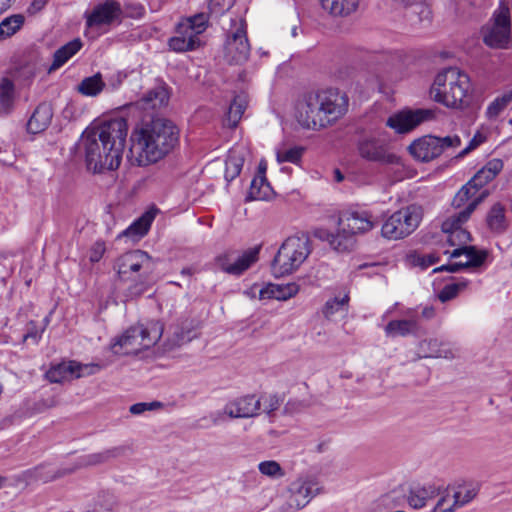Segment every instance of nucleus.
<instances>
[{
  "label": "nucleus",
  "mask_w": 512,
  "mask_h": 512,
  "mask_svg": "<svg viewBox=\"0 0 512 512\" xmlns=\"http://www.w3.org/2000/svg\"><path fill=\"white\" fill-rule=\"evenodd\" d=\"M25 18L22 14H14L3 19L0 23V40L11 37L23 26Z\"/></svg>",
  "instance_id": "41"
},
{
  "label": "nucleus",
  "mask_w": 512,
  "mask_h": 512,
  "mask_svg": "<svg viewBox=\"0 0 512 512\" xmlns=\"http://www.w3.org/2000/svg\"><path fill=\"white\" fill-rule=\"evenodd\" d=\"M161 407V403L159 402H150V403H136L130 406L129 411L133 415H140L144 413L145 411H150L155 408Z\"/></svg>",
  "instance_id": "58"
},
{
  "label": "nucleus",
  "mask_w": 512,
  "mask_h": 512,
  "mask_svg": "<svg viewBox=\"0 0 512 512\" xmlns=\"http://www.w3.org/2000/svg\"><path fill=\"white\" fill-rule=\"evenodd\" d=\"M200 44L190 32L182 31V25L177 27V35L169 40V47L176 52H185L195 49Z\"/></svg>",
  "instance_id": "30"
},
{
  "label": "nucleus",
  "mask_w": 512,
  "mask_h": 512,
  "mask_svg": "<svg viewBox=\"0 0 512 512\" xmlns=\"http://www.w3.org/2000/svg\"><path fill=\"white\" fill-rule=\"evenodd\" d=\"M246 107L247 98L245 95H237L233 99L227 113V121L229 126L235 127L238 124Z\"/></svg>",
  "instance_id": "43"
},
{
  "label": "nucleus",
  "mask_w": 512,
  "mask_h": 512,
  "mask_svg": "<svg viewBox=\"0 0 512 512\" xmlns=\"http://www.w3.org/2000/svg\"><path fill=\"white\" fill-rule=\"evenodd\" d=\"M276 300L286 301L299 292V285L291 282L287 284H275Z\"/></svg>",
  "instance_id": "51"
},
{
  "label": "nucleus",
  "mask_w": 512,
  "mask_h": 512,
  "mask_svg": "<svg viewBox=\"0 0 512 512\" xmlns=\"http://www.w3.org/2000/svg\"><path fill=\"white\" fill-rule=\"evenodd\" d=\"M163 331L164 325L157 320L138 324L115 337L110 343L109 349L113 354L119 356L137 354L153 347L161 339Z\"/></svg>",
  "instance_id": "5"
},
{
  "label": "nucleus",
  "mask_w": 512,
  "mask_h": 512,
  "mask_svg": "<svg viewBox=\"0 0 512 512\" xmlns=\"http://www.w3.org/2000/svg\"><path fill=\"white\" fill-rule=\"evenodd\" d=\"M14 85L8 78L0 80V113L6 112L13 101Z\"/></svg>",
  "instance_id": "45"
},
{
  "label": "nucleus",
  "mask_w": 512,
  "mask_h": 512,
  "mask_svg": "<svg viewBox=\"0 0 512 512\" xmlns=\"http://www.w3.org/2000/svg\"><path fill=\"white\" fill-rule=\"evenodd\" d=\"M418 352L420 357L423 358L453 359L456 357L458 350L448 343L432 338L421 341Z\"/></svg>",
  "instance_id": "21"
},
{
  "label": "nucleus",
  "mask_w": 512,
  "mask_h": 512,
  "mask_svg": "<svg viewBox=\"0 0 512 512\" xmlns=\"http://www.w3.org/2000/svg\"><path fill=\"white\" fill-rule=\"evenodd\" d=\"M395 3L407 8L412 16L417 17L419 23L429 22L431 9L427 0H393Z\"/></svg>",
  "instance_id": "31"
},
{
  "label": "nucleus",
  "mask_w": 512,
  "mask_h": 512,
  "mask_svg": "<svg viewBox=\"0 0 512 512\" xmlns=\"http://www.w3.org/2000/svg\"><path fill=\"white\" fill-rule=\"evenodd\" d=\"M234 29L231 30L225 45V57L231 63H244L250 54V45L246 36V23L243 19L233 21Z\"/></svg>",
  "instance_id": "14"
},
{
  "label": "nucleus",
  "mask_w": 512,
  "mask_h": 512,
  "mask_svg": "<svg viewBox=\"0 0 512 512\" xmlns=\"http://www.w3.org/2000/svg\"><path fill=\"white\" fill-rule=\"evenodd\" d=\"M450 85V94L442 99L448 108L462 109L469 103L471 83L469 76L456 67H449L437 74V85Z\"/></svg>",
  "instance_id": "11"
},
{
  "label": "nucleus",
  "mask_w": 512,
  "mask_h": 512,
  "mask_svg": "<svg viewBox=\"0 0 512 512\" xmlns=\"http://www.w3.org/2000/svg\"><path fill=\"white\" fill-rule=\"evenodd\" d=\"M126 450L127 448L125 446H117L106 449L101 452L82 456L78 458L72 465L62 467L61 469L57 470L53 475L50 476H43L41 472L44 469V467H37L33 471L34 477L43 480L44 482H49L57 478L63 477L65 475L71 474L80 468L103 464L105 462L110 461L111 459L121 457L125 454Z\"/></svg>",
  "instance_id": "12"
},
{
  "label": "nucleus",
  "mask_w": 512,
  "mask_h": 512,
  "mask_svg": "<svg viewBox=\"0 0 512 512\" xmlns=\"http://www.w3.org/2000/svg\"><path fill=\"white\" fill-rule=\"evenodd\" d=\"M244 164V149L241 147L232 148L225 161V179L234 180L241 172Z\"/></svg>",
  "instance_id": "29"
},
{
  "label": "nucleus",
  "mask_w": 512,
  "mask_h": 512,
  "mask_svg": "<svg viewBox=\"0 0 512 512\" xmlns=\"http://www.w3.org/2000/svg\"><path fill=\"white\" fill-rule=\"evenodd\" d=\"M436 141H438L439 149L441 150V154L458 148L461 144V139L458 135H449L445 137H436Z\"/></svg>",
  "instance_id": "54"
},
{
  "label": "nucleus",
  "mask_w": 512,
  "mask_h": 512,
  "mask_svg": "<svg viewBox=\"0 0 512 512\" xmlns=\"http://www.w3.org/2000/svg\"><path fill=\"white\" fill-rule=\"evenodd\" d=\"M440 491L434 485L418 486L410 490L408 503L414 509L423 508L429 501L439 496Z\"/></svg>",
  "instance_id": "26"
},
{
  "label": "nucleus",
  "mask_w": 512,
  "mask_h": 512,
  "mask_svg": "<svg viewBox=\"0 0 512 512\" xmlns=\"http://www.w3.org/2000/svg\"><path fill=\"white\" fill-rule=\"evenodd\" d=\"M73 366V377L81 378L87 377L93 374L98 373L100 370L104 368L105 365L99 363H87L82 364L76 361H72Z\"/></svg>",
  "instance_id": "48"
},
{
  "label": "nucleus",
  "mask_w": 512,
  "mask_h": 512,
  "mask_svg": "<svg viewBox=\"0 0 512 512\" xmlns=\"http://www.w3.org/2000/svg\"><path fill=\"white\" fill-rule=\"evenodd\" d=\"M154 214L151 212L144 213L139 219L133 222L124 232L123 235L137 240L143 237L149 230Z\"/></svg>",
  "instance_id": "36"
},
{
  "label": "nucleus",
  "mask_w": 512,
  "mask_h": 512,
  "mask_svg": "<svg viewBox=\"0 0 512 512\" xmlns=\"http://www.w3.org/2000/svg\"><path fill=\"white\" fill-rule=\"evenodd\" d=\"M505 212V207L501 203H495L488 211L486 223L492 233L500 235L508 229L509 224Z\"/></svg>",
  "instance_id": "27"
},
{
  "label": "nucleus",
  "mask_w": 512,
  "mask_h": 512,
  "mask_svg": "<svg viewBox=\"0 0 512 512\" xmlns=\"http://www.w3.org/2000/svg\"><path fill=\"white\" fill-rule=\"evenodd\" d=\"M322 492L319 481L313 476H299L289 483L283 493L284 502L281 512H296L306 507L310 501Z\"/></svg>",
  "instance_id": "9"
},
{
  "label": "nucleus",
  "mask_w": 512,
  "mask_h": 512,
  "mask_svg": "<svg viewBox=\"0 0 512 512\" xmlns=\"http://www.w3.org/2000/svg\"><path fill=\"white\" fill-rule=\"evenodd\" d=\"M195 327L196 325L194 320H181L172 328V335L167 338L165 343L166 349L172 350L183 345L184 343L191 341V332L195 329Z\"/></svg>",
  "instance_id": "25"
},
{
  "label": "nucleus",
  "mask_w": 512,
  "mask_h": 512,
  "mask_svg": "<svg viewBox=\"0 0 512 512\" xmlns=\"http://www.w3.org/2000/svg\"><path fill=\"white\" fill-rule=\"evenodd\" d=\"M343 230L353 236L365 234L373 230L377 225L376 217L367 210H347L340 214L337 222Z\"/></svg>",
  "instance_id": "16"
},
{
  "label": "nucleus",
  "mask_w": 512,
  "mask_h": 512,
  "mask_svg": "<svg viewBox=\"0 0 512 512\" xmlns=\"http://www.w3.org/2000/svg\"><path fill=\"white\" fill-rule=\"evenodd\" d=\"M502 169L503 161L501 159H491L469 180V183L479 191H487L483 187L492 181Z\"/></svg>",
  "instance_id": "24"
},
{
  "label": "nucleus",
  "mask_w": 512,
  "mask_h": 512,
  "mask_svg": "<svg viewBox=\"0 0 512 512\" xmlns=\"http://www.w3.org/2000/svg\"><path fill=\"white\" fill-rule=\"evenodd\" d=\"M488 194V191H479L469 182L456 193L452 200V206L459 211L451 214L443 221L442 232L451 246L459 247L451 252L445 250L444 254H449L452 258L464 257V260L435 268L434 272L443 270L456 272L462 267L480 266L485 261L486 251L478 250L474 246H462L470 240L469 232L462 226L469 220L471 214Z\"/></svg>",
  "instance_id": "1"
},
{
  "label": "nucleus",
  "mask_w": 512,
  "mask_h": 512,
  "mask_svg": "<svg viewBox=\"0 0 512 512\" xmlns=\"http://www.w3.org/2000/svg\"><path fill=\"white\" fill-rule=\"evenodd\" d=\"M105 86L106 84L103 81L101 74L97 73L93 76L84 78L79 83L77 91L84 96L95 97L103 91Z\"/></svg>",
  "instance_id": "37"
},
{
  "label": "nucleus",
  "mask_w": 512,
  "mask_h": 512,
  "mask_svg": "<svg viewBox=\"0 0 512 512\" xmlns=\"http://www.w3.org/2000/svg\"><path fill=\"white\" fill-rule=\"evenodd\" d=\"M489 135V131L487 129L481 128L479 129L473 138L470 140L468 146H466L460 153L459 157H463L470 153L472 150L476 149L480 144L484 143Z\"/></svg>",
  "instance_id": "53"
},
{
  "label": "nucleus",
  "mask_w": 512,
  "mask_h": 512,
  "mask_svg": "<svg viewBox=\"0 0 512 512\" xmlns=\"http://www.w3.org/2000/svg\"><path fill=\"white\" fill-rule=\"evenodd\" d=\"M258 398L261 399V406H263V411L268 415L278 410L282 403V399L277 394H263L258 396Z\"/></svg>",
  "instance_id": "52"
},
{
  "label": "nucleus",
  "mask_w": 512,
  "mask_h": 512,
  "mask_svg": "<svg viewBox=\"0 0 512 512\" xmlns=\"http://www.w3.org/2000/svg\"><path fill=\"white\" fill-rule=\"evenodd\" d=\"M258 299L260 300H269V299H275L276 300V290H275V284L268 283L258 290Z\"/></svg>",
  "instance_id": "60"
},
{
  "label": "nucleus",
  "mask_w": 512,
  "mask_h": 512,
  "mask_svg": "<svg viewBox=\"0 0 512 512\" xmlns=\"http://www.w3.org/2000/svg\"><path fill=\"white\" fill-rule=\"evenodd\" d=\"M384 330L389 337L416 335L421 331L418 313L414 309H408L404 312L403 319L388 322Z\"/></svg>",
  "instance_id": "19"
},
{
  "label": "nucleus",
  "mask_w": 512,
  "mask_h": 512,
  "mask_svg": "<svg viewBox=\"0 0 512 512\" xmlns=\"http://www.w3.org/2000/svg\"><path fill=\"white\" fill-rule=\"evenodd\" d=\"M272 194V188L267 182L266 177L263 175H257L251 181V185L248 191V200H266Z\"/></svg>",
  "instance_id": "35"
},
{
  "label": "nucleus",
  "mask_w": 512,
  "mask_h": 512,
  "mask_svg": "<svg viewBox=\"0 0 512 512\" xmlns=\"http://www.w3.org/2000/svg\"><path fill=\"white\" fill-rule=\"evenodd\" d=\"M226 417H228V416L225 412V407L223 408V410H218V411L212 412L208 416L211 424L215 425V426L224 422Z\"/></svg>",
  "instance_id": "63"
},
{
  "label": "nucleus",
  "mask_w": 512,
  "mask_h": 512,
  "mask_svg": "<svg viewBox=\"0 0 512 512\" xmlns=\"http://www.w3.org/2000/svg\"><path fill=\"white\" fill-rule=\"evenodd\" d=\"M450 85L438 86L437 85V76L434 79V82L430 88V96L431 98L437 102L442 104V99H446V95L450 94Z\"/></svg>",
  "instance_id": "56"
},
{
  "label": "nucleus",
  "mask_w": 512,
  "mask_h": 512,
  "mask_svg": "<svg viewBox=\"0 0 512 512\" xmlns=\"http://www.w3.org/2000/svg\"><path fill=\"white\" fill-rule=\"evenodd\" d=\"M233 261H234V254L233 253H225V254L219 255L215 259V265L220 270L232 275L231 269L233 268Z\"/></svg>",
  "instance_id": "57"
},
{
  "label": "nucleus",
  "mask_w": 512,
  "mask_h": 512,
  "mask_svg": "<svg viewBox=\"0 0 512 512\" xmlns=\"http://www.w3.org/2000/svg\"><path fill=\"white\" fill-rule=\"evenodd\" d=\"M126 77H127V75L125 73L117 71V72L112 73L107 78V82L105 84L107 85L108 89H111L114 91V90H117L122 85V83L124 82Z\"/></svg>",
  "instance_id": "59"
},
{
  "label": "nucleus",
  "mask_w": 512,
  "mask_h": 512,
  "mask_svg": "<svg viewBox=\"0 0 512 512\" xmlns=\"http://www.w3.org/2000/svg\"><path fill=\"white\" fill-rule=\"evenodd\" d=\"M311 251V240L307 235L288 237L273 259L272 267L275 275L283 276L295 272L306 261Z\"/></svg>",
  "instance_id": "7"
},
{
  "label": "nucleus",
  "mask_w": 512,
  "mask_h": 512,
  "mask_svg": "<svg viewBox=\"0 0 512 512\" xmlns=\"http://www.w3.org/2000/svg\"><path fill=\"white\" fill-rule=\"evenodd\" d=\"M234 5V0H210L208 8L211 15L220 16Z\"/></svg>",
  "instance_id": "55"
},
{
  "label": "nucleus",
  "mask_w": 512,
  "mask_h": 512,
  "mask_svg": "<svg viewBox=\"0 0 512 512\" xmlns=\"http://www.w3.org/2000/svg\"><path fill=\"white\" fill-rule=\"evenodd\" d=\"M410 154L417 160L428 162L441 155L436 136H424L413 141L409 148Z\"/></svg>",
  "instance_id": "20"
},
{
  "label": "nucleus",
  "mask_w": 512,
  "mask_h": 512,
  "mask_svg": "<svg viewBox=\"0 0 512 512\" xmlns=\"http://www.w3.org/2000/svg\"><path fill=\"white\" fill-rule=\"evenodd\" d=\"M128 132L127 121L118 117L87 128L78 144L86 167L93 173L119 168Z\"/></svg>",
  "instance_id": "2"
},
{
  "label": "nucleus",
  "mask_w": 512,
  "mask_h": 512,
  "mask_svg": "<svg viewBox=\"0 0 512 512\" xmlns=\"http://www.w3.org/2000/svg\"><path fill=\"white\" fill-rule=\"evenodd\" d=\"M261 399L255 394L242 395L225 404V412L231 419L254 418L260 414Z\"/></svg>",
  "instance_id": "18"
},
{
  "label": "nucleus",
  "mask_w": 512,
  "mask_h": 512,
  "mask_svg": "<svg viewBox=\"0 0 512 512\" xmlns=\"http://www.w3.org/2000/svg\"><path fill=\"white\" fill-rule=\"evenodd\" d=\"M360 0H320L322 8L332 16L345 17L354 13Z\"/></svg>",
  "instance_id": "28"
},
{
  "label": "nucleus",
  "mask_w": 512,
  "mask_h": 512,
  "mask_svg": "<svg viewBox=\"0 0 512 512\" xmlns=\"http://www.w3.org/2000/svg\"><path fill=\"white\" fill-rule=\"evenodd\" d=\"M130 139L133 162L145 167L173 152L179 145V129L168 119L155 118L138 124Z\"/></svg>",
  "instance_id": "3"
},
{
  "label": "nucleus",
  "mask_w": 512,
  "mask_h": 512,
  "mask_svg": "<svg viewBox=\"0 0 512 512\" xmlns=\"http://www.w3.org/2000/svg\"><path fill=\"white\" fill-rule=\"evenodd\" d=\"M315 236L328 242L329 246L337 252L350 251L354 245V236L350 232L343 230V227L338 226L337 232L333 233L326 229H319L315 232Z\"/></svg>",
  "instance_id": "22"
},
{
  "label": "nucleus",
  "mask_w": 512,
  "mask_h": 512,
  "mask_svg": "<svg viewBox=\"0 0 512 512\" xmlns=\"http://www.w3.org/2000/svg\"><path fill=\"white\" fill-rule=\"evenodd\" d=\"M512 102V92H505L496 97L486 108L485 115L489 121H496Z\"/></svg>",
  "instance_id": "38"
},
{
  "label": "nucleus",
  "mask_w": 512,
  "mask_h": 512,
  "mask_svg": "<svg viewBox=\"0 0 512 512\" xmlns=\"http://www.w3.org/2000/svg\"><path fill=\"white\" fill-rule=\"evenodd\" d=\"M423 215V208L420 205L405 206L395 211L383 222L381 235L388 240L404 239L419 227Z\"/></svg>",
  "instance_id": "8"
},
{
  "label": "nucleus",
  "mask_w": 512,
  "mask_h": 512,
  "mask_svg": "<svg viewBox=\"0 0 512 512\" xmlns=\"http://www.w3.org/2000/svg\"><path fill=\"white\" fill-rule=\"evenodd\" d=\"M121 6L114 0H107L85 13L87 30H99L119 19Z\"/></svg>",
  "instance_id": "17"
},
{
  "label": "nucleus",
  "mask_w": 512,
  "mask_h": 512,
  "mask_svg": "<svg viewBox=\"0 0 512 512\" xmlns=\"http://www.w3.org/2000/svg\"><path fill=\"white\" fill-rule=\"evenodd\" d=\"M48 0H33L27 9V12L31 15L41 11L47 4Z\"/></svg>",
  "instance_id": "64"
},
{
  "label": "nucleus",
  "mask_w": 512,
  "mask_h": 512,
  "mask_svg": "<svg viewBox=\"0 0 512 512\" xmlns=\"http://www.w3.org/2000/svg\"><path fill=\"white\" fill-rule=\"evenodd\" d=\"M435 118V111L432 109H404L392 114L386 125L399 134H405L423 122Z\"/></svg>",
  "instance_id": "15"
},
{
  "label": "nucleus",
  "mask_w": 512,
  "mask_h": 512,
  "mask_svg": "<svg viewBox=\"0 0 512 512\" xmlns=\"http://www.w3.org/2000/svg\"><path fill=\"white\" fill-rule=\"evenodd\" d=\"M46 378L52 383H62L74 379L72 361L52 366L46 372Z\"/></svg>",
  "instance_id": "39"
},
{
  "label": "nucleus",
  "mask_w": 512,
  "mask_h": 512,
  "mask_svg": "<svg viewBox=\"0 0 512 512\" xmlns=\"http://www.w3.org/2000/svg\"><path fill=\"white\" fill-rule=\"evenodd\" d=\"M259 472L272 479H280L285 476V470L275 460H266L258 464Z\"/></svg>",
  "instance_id": "47"
},
{
  "label": "nucleus",
  "mask_w": 512,
  "mask_h": 512,
  "mask_svg": "<svg viewBox=\"0 0 512 512\" xmlns=\"http://www.w3.org/2000/svg\"><path fill=\"white\" fill-rule=\"evenodd\" d=\"M478 493V484L465 483L463 485H459L453 493L457 508H461L470 503L478 495Z\"/></svg>",
  "instance_id": "40"
},
{
  "label": "nucleus",
  "mask_w": 512,
  "mask_h": 512,
  "mask_svg": "<svg viewBox=\"0 0 512 512\" xmlns=\"http://www.w3.org/2000/svg\"><path fill=\"white\" fill-rule=\"evenodd\" d=\"M439 496L431 512H454L458 509L453 495L445 492Z\"/></svg>",
  "instance_id": "50"
},
{
  "label": "nucleus",
  "mask_w": 512,
  "mask_h": 512,
  "mask_svg": "<svg viewBox=\"0 0 512 512\" xmlns=\"http://www.w3.org/2000/svg\"><path fill=\"white\" fill-rule=\"evenodd\" d=\"M304 153V148L301 146L286 147L281 146L276 150V159L278 163L289 162L292 164H299Z\"/></svg>",
  "instance_id": "44"
},
{
  "label": "nucleus",
  "mask_w": 512,
  "mask_h": 512,
  "mask_svg": "<svg viewBox=\"0 0 512 512\" xmlns=\"http://www.w3.org/2000/svg\"><path fill=\"white\" fill-rule=\"evenodd\" d=\"M468 281L465 279H459L453 283L447 284L439 292L438 298L441 302H447L455 298L461 291L466 289Z\"/></svg>",
  "instance_id": "46"
},
{
  "label": "nucleus",
  "mask_w": 512,
  "mask_h": 512,
  "mask_svg": "<svg viewBox=\"0 0 512 512\" xmlns=\"http://www.w3.org/2000/svg\"><path fill=\"white\" fill-rule=\"evenodd\" d=\"M349 99L337 89H321L304 94L296 105V119L306 129L321 130L334 125L348 111Z\"/></svg>",
  "instance_id": "4"
},
{
  "label": "nucleus",
  "mask_w": 512,
  "mask_h": 512,
  "mask_svg": "<svg viewBox=\"0 0 512 512\" xmlns=\"http://www.w3.org/2000/svg\"><path fill=\"white\" fill-rule=\"evenodd\" d=\"M349 297L347 294H345L343 297H335L329 301L326 302L324 306V316L326 318H331L339 311H345V307L348 303Z\"/></svg>",
  "instance_id": "49"
},
{
  "label": "nucleus",
  "mask_w": 512,
  "mask_h": 512,
  "mask_svg": "<svg viewBox=\"0 0 512 512\" xmlns=\"http://www.w3.org/2000/svg\"><path fill=\"white\" fill-rule=\"evenodd\" d=\"M358 152L365 160L382 165L403 167L402 158L383 139L373 136L363 138L358 143Z\"/></svg>",
  "instance_id": "13"
},
{
  "label": "nucleus",
  "mask_w": 512,
  "mask_h": 512,
  "mask_svg": "<svg viewBox=\"0 0 512 512\" xmlns=\"http://www.w3.org/2000/svg\"><path fill=\"white\" fill-rule=\"evenodd\" d=\"M483 42L490 48L507 49L512 41L511 13L509 7L501 3L489 22L481 30Z\"/></svg>",
  "instance_id": "10"
},
{
  "label": "nucleus",
  "mask_w": 512,
  "mask_h": 512,
  "mask_svg": "<svg viewBox=\"0 0 512 512\" xmlns=\"http://www.w3.org/2000/svg\"><path fill=\"white\" fill-rule=\"evenodd\" d=\"M260 247H252L245 250L241 255L234 256L232 275H241L259 259Z\"/></svg>",
  "instance_id": "32"
},
{
  "label": "nucleus",
  "mask_w": 512,
  "mask_h": 512,
  "mask_svg": "<svg viewBox=\"0 0 512 512\" xmlns=\"http://www.w3.org/2000/svg\"><path fill=\"white\" fill-rule=\"evenodd\" d=\"M123 282H136L129 288L132 296H139L146 290V283L153 270L152 258L142 250H132L121 255L114 266Z\"/></svg>",
  "instance_id": "6"
},
{
  "label": "nucleus",
  "mask_w": 512,
  "mask_h": 512,
  "mask_svg": "<svg viewBox=\"0 0 512 512\" xmlns=\"http://www.w3.org/2000/svg\"><path fill=\"white\" fill-rule=\"evenodd\" d=\"M169 93L164 86H157L150 90L142 99L141 106L144 109H157L167 104Z\"/></svg>",
  "instance_id": "34"
},
{
  "label": "nucleus",
  "mask_w": 512,
  "mask_h": 512,
  "mask_svg": "<svg viewBox=\"0 0 512 512\" xmlns=\"http://www.w3.org/2000/svg\"><path fill=\"white\" fill-rule=\"evenodd\" d=\"M439 258L434 253L419 255L416 258L417 265L421 266L422 268H428L431 265L437 263Z\"/></svg>",
  "instance_id": "62"
},
{
  "label": "nucleus",
  "mask_w": 512,
  "mask_h": 512,
  "mask_svg": "<svg viewBox=\"0 0 512 512\" xmlns=\"http://www.w3.org/2000/svg\"><path fill=\"white\" fill-rule=\"evenodd\" d=\"M179 24L182 25V31H188L196 39H199V35L207 28V16L204 13H200L183 20Z\"/></svg>",
  "instance_id": "42"
},
{
  "label": "nucleus",
  "mask_w": 512,
  "mask_h": 512,
  "mask_svg": "<svg viewBox=\"0 0 512 512\" xmlns=\"http://www.w3.org/2000/svg\"><path fill=\"white\" fill-rule=\"evenodd\" d=\"M53 118L52 106L48 103L39 104L27 123L29 133L38 134L45 131Z\"/></svg>",
  "instance_id": "23"
},
{
  "label": "nucleus",
  "mask_w": 512,
  "mask_h": 512,
  "mask_svg": "<svg viewBox=\"0 0 512 512\" xmlns=\"http://www.w3.org/2000/svg\"><path fill=\"white\" fill-rule=\"evenodd\" d=\"M82 47L79 39H74L60 47L54 53L53 63L50 70H56L63 66L72 56H74Z\"/></svg>",
  "instance_id": "33"
},
{
  "label": "nucleus",
  "mask_w": 512,
  "mask_h": 512,
  "mask_svg": "<svg viewBox=\"0 0 512 512\" xmlns=\"http://www.w3.org/2000/svg\"><path fill=\"white\" fill-rule=\"evenodd\" d=\"M105 244L103 242H96L92 247H91V250H90V253H89V259L91 262H98L104 252H105Z\"/></svg>",
  "instance_id": "61"
}]
</instances>
